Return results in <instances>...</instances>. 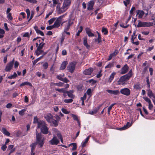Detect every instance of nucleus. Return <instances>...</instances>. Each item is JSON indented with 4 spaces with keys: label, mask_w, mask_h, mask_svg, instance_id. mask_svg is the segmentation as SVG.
<instances>
[{
    "label": "nucleus",
    "mask_w": 155,
    "mask_h": 155,
    "mask_svg": "<svg viewBox=\"0 0 155 155\" xmlns=\"http://www.w3.org/2000/svg\"><path fill=\"white\" fill-rule=\"evenodd\" d=\"M44 121L42 120H38V118L37 117H35L34 118L33 123L38 124L37 126H38L39 123H42Z\"/></svg>",
    "instance_id": "4be33fe9"
},
{
    "label": "nucleus",
    "mask_w": 155,
    "mask_h": 155,
    "mask_svg": "<svg viewBox=\"0 0 155 155\" xmlns=\"http://www.w3.org/2000/svg\"><path fill=\"white\" fill-rule=\"evenodd\" d=\"M71 0H64L63 5L69 7L71 3Z\"/></svg>",
    "instance_id": "bb28decb"
},
{
    "label": "nucleus",
    "mask_w": 155,
    "mask_h": 155,
    "mask_svg": "<svg viewBox=\"0 0 155 155\" xmlns=\"http://www.w3.org/2000/svg\"><path fill=\"white\" fill-rule=\"evenodd\" d=\"M28 85L29 86H31V87L32 86V84L30 83L28 81H25V82L22 83H21V84H20V86L21 87L22 86H25V85Z\"/></svg>",
    "instance_id": "473e14b6"
},
{
    "label": "nucleus",
    "mask_w": 155,
    "mask_h": 155,
    "mask_svg": "<svg viewBox=\"0 0 155 155\" xmlns=\"http://www.w3.org/2000/svg\"><path fill=\"white\" fill-rule=\"evenodd\" d=\"M129 69V67L127 64H125L124 66L121 68L120 74H123L127 73Z\"/></svg>",
    "instance_id": "f8f14e48"
},
{
    "label": "nucleus",
    "mask_w": 155,
    "mask_h": 155,
    "mask_svg": "<svg viewBox=\"0 0 155 155\" xmlns=\"http://www.w3.org/2000/svg\"><path fill=\"white\" fill-rule=\"evenodd\" d=\"M64 74H63V75L61 74H60L59 75H57L56 76V78L58 80L61 81L63 79V77L64 76Z\"/></svg>",
    "instance_id": "4c0bfd02"
},
{
    "label": "nucleus",
    "mask_w": 155,
    "mask_h": 155,
    "mask_svg": "<svg viewBox=\"0 0 155 155\" xmlns=\"http://www.w3.org/2000/svg\"><path fill=\"white\" fill-rule=\"evenodd\" d=\"M36 144H38L40 147H43L44 143V138H42L41 133H38L36 130Z\"/></svg>",
    "instance_id": "7ed1b4c3"
},
{
    "label": "nucleus",
    "mask_w": 155,
    "mask_h": 155,
    "mask_svg": "<svg viewBox=\"0 0 155 155\" xmlns=\"http://www.w3.org/2000/svg\"><path fill=\"white\" fill-rule=\"evenodd\" d=\"M13 66V65L9 63L6 66L5 70L6 72L9 71L12 69Z\"/></svg>",
    "instance_id": "aec40b11"
},
{
    "label": "nucleus",
    "mask_w": 155,
    "mask_h": 155,
    "mask_svg": "<svg viewBox=\"0 0 155 155\" xmlns=\"http://www.w3.org/2000/svg\"><path fill=\"white\" fill-rule=\"evenodd\" d=\"M96 33L97 34L98 37L97 39H95V41L96 42L97 41L98 43H100L102 42V38L101 37V34L99 33L97 31H96Z\"/></svg>",
    "instance_id": "6ab92c4d"
},
{
    "label": "nucleus",
    "mask_w": 155,
    "mask_h": 155,
    "mask_svg": "<svg viewBox=\"0 0 155 155\" xmlns=\"http://www.w3.org/2000/svg\"><path fill=\"white\" fill-rule=\"evenodd\" d=\"M61 111L63 113L65 114H67L69 113V111H68L67 109L65 108H62Z\"/></svg>",
    "instance_id": "49530a36"
},
{
    "label": "nucleus",
    "mask_w": 155,
    "mask_h": 155,
    "mask_svg": "<svg viewBox=\"0 0 155 155\" xmlns=\"http://www.w3.org/2000/svg\"><path fill=\"white\" fill-rule=\"evenodd\" d=\"M49 123L53 124V126L55 127H57L58 125V121L54 120V118L51 120V122H50Z\"/></svg>",
    "instance_id": "c85d7f7f"
},
{
    "label": "nucleus",
    "mask_w": 155,
    "mask_h": 155,
    "mask_svg": "<svg viewBox=\"0 0 155 155\" xmlns=\"http://www.w3.org/2000/svg\"><path fill=\"white\" fill-rule=\"evenodd\" d=\"M116 74V73L115 72H113L110 75L108 78V82L111 83L114 79L115 76Z\"/></svg>",
    "instance_id": "412c9836"
},
{
    "label": "nucleus",
    "mask_w": 155,
    "mask_h": 155,
    "mask_svg": "<svg viewBox=\"0 0 155 155\" xmlns=\"http://www.w3.org/2000/svg\"><path fill=\"white\" fill-rule=\"evenodd\" d=\"M36 144V143H32L31 144L30 147H31V152L32 153L34 151L35 149Z\"/></svg>",
    "instance_id": "c756f323"
},
{
    "label": "nucleus",
    "mask_w": 155,
    "mask_h": 155,
    "mask_svg": "<svg viewBox=\"0 0 155 155\" xmlns=\"http://www.w3.org/2000/svg\"><path fill=\"white\" fill-rule=\"evenodd\" d=\"M147 95L150 98L152 97L153 98L155 99V95L153 93L152 91L150 89H149L148 91Z\"/></svg>",
    "instance_id": "b1692460"
},
{
    "label": "nucleus",
    "mask_w": 155,
    "mask_h": 155,
    "mask_svg": "<svg viewBox=\"0 0 155 155\" xmlns=\"http://www.w3.org/2000/svg\"><path fill=\"white\" fill-rule=\"evenodd\" d=\"M95 4V1L94 0L88 2L87 9L91 11L93 9V7Z\"/></svg>",
    "instance_id": "4468645a"
},
{
    "label": "nucleus",
    "mask_w": 155,
    "mask_h": 155,
    "mask_svg": "<svg viewBox=\"0 0 155 155\" xmlns=\"http://www.w3.org/2000/svg\"><path fill=\"white\" fill-rule=\"evenodd\" d=\"M19 65V63L18 61H15V64H14L15 68H17L18 67Z\"/></svg>",
    "instance_id": "774afa93"
},
{
    "label": "nucleus",
    "mask_w": 155,
    "mask_h": 155,
    "mask_svg": "<svg viewBox=\"0 0 155 155\" xmlns=\"http://www.w3.org/2000/svg\"><path fill=\"white\" fill-rule=\"evenodd\" d=\"M86 33L88 35V36L90 37H96L94 34L92 32V30L89 28H85Z\"/></svg>",
    "instance_id": "9d476101"
},
{
    "label": "nucleus",
    "mask_w": 155,
    "mask_h": 155,
    "mask_svg": "<svg viewBox=\"0 0 155 155\" xmlns=\"http://www.w3.org/2000/svg\"><path fill=\"white\" fill-rule=\"evenodd\" d=\"M73 100L72 99H65L64 101L65 103H72L73 101Z\"/></svg>",
    "instance_id": "09e8293b"
},
{
    "label": "nucleus",
    "mask_w": 155,
    "mask_h": 155,
    "mask_svg": "<svg viewBox=\"0 0 155 155\" xmlns=\"http://www.w3.org/2000/svg\"><path fill=\"white\" fill-rule=\"evenodd\" d=\"M37 128H40L41 133L44 134H47L48 133V128L47 127V124L45 121L42 123H39Z\"/></svg>",
    "instance_id": "f03ea898"
},
{
    "label": "nucleus",
    "mask_w": 155,
    "mask_h": 155,
    "mask_svg": "<svg viewBox=\"0 0 155 155\" xmlns=\"http://www.w3.org/2000/svg\"><path fill=\"white\" fill-rule=\"evenodd\" d=\"M68 8V7L65 6V5H63L62 6L61 8H60L59 9V13L60 14H61L67 10Z\"/></svg>",
    "instance_id": "f3484780"
},
{
    "label": "nucleus",
    "mask_w": 155,
    "mask_h": 155,
    "mask_svg": "<svg viewBox=\"0 0 155 155\" xmlns=\"http://www.w3.org/2000/svg\"><path fill=\"white\" fill-rule=\"evenodd\" d=\"M7 147L6 144H4L1 147V149L3 151H5L6 150Z\"/></svg>",
    "instance_id": "69168bd1"
},
{
    "label": "nucleus",
    "mask_w": 155,
    "mask_h": 155,
    "mask_svg": "<svg viewBox=\"0 0 155 155\" xmlns=\"http://www.w3.org/2000/svg\"><path fill=\"white\" fill-rule=\"evenodd\" d=\"M44 117L48 123L51 122V120L53 119V116L52 114L50 113H48L45 115Z\"/></svg>",
    "instance_id": "ddd939ff"
},
{
    "label": "nucleus",
    "mask_w": 155,
    "mask_h": 155,
    "mask_svg": "<svg viewBox=\"0 0 155 155\" xmlns=\"http://www.w3.org/2000/svg\"><path fill=\"white\" fill-rule=\"evenodd\" d=\"M102 70H100L98 72V74H97L96 76L97 78H99L101 77L102 76V74H101Z\"/></svg>",
    "instance_id": "6e6d98bb"
},
{
    "label": "nucleus",
    "mask_w": 155,
    "mask_h": 155,
    "mask_svg": "<svg viewBox=\"0 0 155 155\" xmlns=\"http://www.w3.org/2000/svg\"><path fill=\"white\" fill-rule=\"evenodd\" d=\"M71 145L73 146V147L71 150L73 151L75 150L77 148V145L76 143H72L70 144V146Z\"/></svg>",
    "instance_id": "72a5a7b5"
},
{
    "label": "nucleus",
    "mask_w": 155,
    "mask_h": 155,
    "mask_svg": "<svg viewBox=\"0 0 155 155\" xmlns=\"http://www.w3.org/2000/svg\"><path fill=\"white\" fill-rule=\"evenodd\" d=\"M76 63L75 62H70L67 67V69L71 73H73L75 68Z\"/></svg>",
    "instance_id": "39448f33"
},
{
    "label": "nucleus",
    "mask_w": 155,
    "mask_h": 155,
    "mask_svg": "<svg viewBox=\"0 0 155 155\" xmlns=\"http://www.w3.org/2000/svg\"><path fill=\"white\" fill-rule=\"evenodd\" d=\"M137 15H138V18H143V16L145 14L143 10H138L137 12Z\"/></svg>",
    "instance_id": "a211bd4d"
},
{
    "label": "nucleus",
    "mask_w": 155,
    "mask_h": 155,
    "mask_svg": "<svg viewBox=\"0 0 155 155\" xmlns=\"http://www.w3.org/2000/svg\"><path fill=\"white\" fill-rule=\"evenodd\" d=\"M65 15H62L56 19L53 25L54 28H58L60 26L62 21V19L64 17Z\"/></svg>",
    "instance_id": "20e7f679"
},
{
    "label": "nucleus",
    "mask_w": 155,
    "mask_h": 155,
    "mask_svg": "<svg viewBox=\"0 0 155 155\" xmlns=\"http://www.w3.org/2000/svg\"><path fill=\"white\" fill-rule=\"evenodd\" d=\"M2 132L5 135L9 136H10V133L5 128L3 127L2 128Z\"/></svg>",
    "instance_id": "cd10ccee"
},
{
    "label": "nucleus",
    "mask_w": 155,
    "mask_h": 155,
    "mask_svg": "<svg viewBox=\"0 0 155 155\" xmlns=\"http://www.w3.org/2000/svg\"><path fill=\"white\" fill-rule=\"evenodd\" d=\"M120 93L119 91L118 90L113 91L112 94L115 95H117Z\"/></svg>",
    "instance_id": "680f3d73"
},
{
    "label": "nucleus",
    "mask_w": 155,
    "mask_h": 155,
    "mask_svg": "<svg viewBox=\"0 0 155 155\" xmlns=\"http://www.w3.org/2000/svg\"><path fill=\"white\" fill-rule=\"evenodd\" d=\"M56 18H51L48 21L49 24H51L53 22L56 20Z\"/></svg>",
    "instance_id": "a18cd8bd"
},
{
    "label": "nucleus",
    "mask_w": 155,
    "mask_h": 155,
    "mask_svg": "<svg viewBox=\"0 0 155 155\" xmlns=\"http://www.w3.org/2000/svg\"><path fill=\"white\" fill-rule=\"evenodd\" d=\"M87 95L86 93H84L83 97H81V101H84L86 98Z\"/></svg>",
    "instance_id": "e2e57ef3"
},
{
    "label": "nucleus",
    "mask_w": 155,
    "mask_h": 155,
    "mask_svg": "<svg viewBox=\"0 0 155 155\" xmlns=\"http://www.w3.org/2000/svg\"><path fill=\"white\" fill-rule=\"evenodd\" d=\"M114 65V64L113 62H109V64L106 65L105 67V68H111V67H113Z\"/></svg>",
    "instance_id": "e433bc0d"
},
{
    "label": "nucleus",
    "mask_w": 155,
    "mask_h": 155,
    "mask_svg": "<svg viewBox=\"0 0 155 155\" xmlns=\"http://www.w3.org/2000/svg\"><path fill=\"white\" fill-rule=\"evenodd\" d=\"M132 72L130 70L128 73L120 77L118 81V85L124 84L125 81L128 80L132 75Z\"/></svg>",
    "instance_id": "f257e3e1"
},
{
    "label": "nucleus",
    "mask_w": 155,
    "mask_h": 155,
    "mask_svg": "<svg viewBox=\"0 0 155 155\" xmlns=\"http://www.w3.org/2000/svg\"><path fill=\"white\" fill-rule=\"evenodd\" d=\"M12 107V104L10 103H8L6 105V107L8 108H11Z\"/></svg>",
    "instance_id": "338daca9"
},
{
    "label": "nucleus",
    "mask_w": 155,
    "mask_h": 155,
    "mask_svg": "<svg viewBox=\"0 0 155 155\" xmlns=\"http://www.w3.org/2000/svg\"><path fill=\"white\" fill-rule=\"evenodd\" d=\"M54 28L53 25H52L48 26L46 27V29L48 30H51Z\"/></svg>",
    "instance_id": "13d9d810"
},
{
    "label": "nucleus",
    "mask_w": 155,
    "mask_h": 155,
    "mask_svg": "<svg viewBox=\"0 0 155 155\" xmlns=\"http://www.w3.org/2000/svg\"><path fill=\"white\" fill-rule=\"evenodd\" d=\"M52 84H53L59 86H62L63 84V83L61 82H59L58 83H53Z\"/></svg>",
    "instance_id": "de8ad7c7"
},
{
    "label": "nucleus",
    "mask_w": 155,
    "mask_h": 155,
    "mask_svg": "<svg viewBox=\"0 0 155 155\" xmlns=\"http://www.w3.org/2000/svg\"><path fill=\"white\" fill-rule=\"evenodd\" d=\"M101 32L104 33V35H107L108 34V32L107 28L104 27H103L102 28Z\"/></svg>",
    "instance_id": "2f4dec72"
},
{
    "label": "nucleus",
    "mask_w": 155,
    "mask_h": 155,
    "mask_svg": "<svg viewBox=\"0 0 155 155\" xmlns=\"http://www.w3.org/2000/svg\"><path fill=\"white\" fill-rule=\"evenodd\" d=\"M61 81L66 83H68L69 82V81L66 78H63L62 80Z\"/></svg>",
    "instance_id": "0e129e2a"
},
{
    "label": "nucleus",
    "mask_w": 155,
    "mask_h": 155,
    "mask_svg": "<svg viewBox=\"0 0 155 155\" xmlns=\"http://www.w3.org/2000/svg\"><path fill=\"white\" fill-rule=\"evenodd\" d=\"M153 23H148L139 21L137 25V27H150L153 25Z\"/></svg>",
    "instance_id": "423d86ee"
},
{
    "label": "nucleus",
    "mask_w": 155,
    "mask_h": 155,
    "mask_svg": "<svg viewBox=\"0 0 155 155\" xmlns=\"http://www.w3.org/2000/svg\"><path fill=\"white\" fill-rule=\"evenodd\" d=\"M80 30H78L77 33L76 34V35L77 36H78L80 35V33L83 30V27L82 26H80L79 27Z\"/></svg>",
    "instance_id": "a19ab883"
},
{
    "label": "nucleus",
    "mask_w": 155,
    "mask_h": 155,
    "mask_svg": "<svg viewBox=\"0 0 155 155\" xmlns=\"http://www.w3.org/2000/svg\"><path fill=\"white\" fill-rule=\"evenodd\" d=\"M67 64L68 62L67 61H64L61 64L60 69V70H64L65 69Z\"/></svg>",
    "instance_id": "393cba45"
},
{
    "label": "nucleus",
    "mask_w": 155,
    "mask_h": 155,
    "mask_svg": "<svg viewBox=\"0 0 155 155\" xmlns=\"http://www.w3.org/2000/svg\"><path fill=\"white\" fill-rule=\"evenodd\" d=\"M59 140L56 137H54L49 142L51 145H57L59 143Z\"/></svg>",
    "instance_id": "1a4fd4ad"
},
{
    "label": "nucleus",
    "mask_w": 155,
    "mask_h": 155,
    "mask_svg": "<svg viewBox=\"0 0 155 155\" xmlns=\"http://www.w3.org/2000/svg\"><path fill=\"white\" fill-rule=\"evenodd\" d=\"M120 92L121 94L126 96H129L130 94V91L128 88L121 89L120 90Z\"/></svg>",
    "instance_id": "9b49d317"
},
{
    "label": "nucleus",
    "mask_w": 155,
    "mask_h": 155,
    "mask_svg": "<svg viewBox=\"0 0 155 155\" xmlns=\"http://www.w3.org/2000/svg\"><path fill=\"white\" fill-rule=\"evenodd\" d=\"M134 88L136 89H140L141 88L140 83L138 82L137 84H134Z\"/></svg>",
    "instance_id": "79ce46f5"
},
{
    "label": "nucleus",
    "mask_w": 155,
    "mask_h": 155,
    "mask_svg": "<svg viewBox=\"0 0 155 155\" xmlns=\"http://www.w3.org/2000/svg\"><path fill=\"white\" fill-rule=\"evenodd\" d=\"M43 52H44V51L41 50H38V49H37L35 51V53L37 56Z\"/></svg>",
    "instance_id": "c9c22d12"
},
{
    "label": "nucleus",
    "mask_w": 155,
    "mask_h": 155,
    "mask_svg": "<svg viewBox=\"0 0 155 155\" xmlns=\"http://www.w3.org/2000/svg\"><path fill=\"white\" fill-rule=\"evenodd\" d=\"M57 136L60 139L61 142L63 143V138L61 134L60 133L58 134H57Z\"/></svg>",
    "instance_id": "bf43d9fd"
},
{
    "label": "nucleus",
    "mask_w": 155,
    "mask_h": 155,
    "mask_svg": "<svg viewBox=\"0 0 155 155\" xmlns=\"http://www.w3.org/2000/svg\"><path fill=\"white\" fill-rule=\"evenodd\" d=\"M83 86L82 85H78L77 87L78 90L81 91H82Z\"/></svg>",
    "instance_id": "3c124183"
},
{
    "label": "nucleus",
    "mask_w": 155,
    "mask_h": 155,
    "mask_svg": "<svg viewBox=\"0 0 155 155\" xmlns=\"http://www.w3.org/2000/svg\"><path fill=\"white\" fill-rule=\"evenodd\" d=\"M66 92L68 96L69 97H70L72 99L74 98V96L72 94L73 92V91L72 90H70L69 91H67Z\"/></svg>",
    "instance_id": "a878e982"
},
{
    "label": "nucleus",
    "mask_w": 155,
    "mask_h": 155,
    "mask_svg": "<svg viewBox=\"0 0 155 155\" xmlns=\"http://www.w3.org/2000/svg\"><path fill=\"white\" fill-rule=\"evenodd\" d=\"M86 93L89 96V97H90L92 95V91L91 88H88L87 89Z\"/></svg>",
    "instance_id": "f704fd0d"
},
{
    "label": "nucleus",
    "mask_w": 155,
    "mask_h": 155,
    "mask_svg": "<svg viewBox=\"0 0 155 155\" xmlns=\"http://www.w3.org/2000/svg\"><path fill=\"white\" fill-rule=\"evenodd\" d=\"M26 110L25 109H23L19 112L18 114L19 115L21 116H23L25 112V111Z\"/></svg>",
    "instance_id": "c03bdc74"
},
{
    "label": "nucleus",
    "mask_w": 155,
    "mask_h": 155,
    "mask_svg": "<svg viewBox=\"0 0 155 155\" xmlns=\"http://www.w3.org/2000/svg\"><path fill=\"white\" fill-rule=\"evenodd\" d=\"M115 103L112 104L108 108V114L109 115L110 114V111L113 107L115 104Z\"/></svg>",
    "instance_id": "ea45409f"
},
{
    "label": "nucleus",
    "mask_w": 155,
    "mask_h": 155,
    "mask_svg": "<svg viewBox=\"0 0 155 155\" xmlns=\"http://www.w3.org/2000/svg\"><path fill=\"white\" fill-rule=\"evenodd\" d=\"M43 58V56H40L38 58L36 59L34 61H33V65H35L37 62L40 60L41 59H42Z\"/></svg>",
    "instance_id": "7c9ffc66"
},
{
    "label": "nucleus",
    "mask_w": 155,
    "mask_h": 155,
    "mask_svg": "<svg viewBox=\"0 0 155 155\" xmlns=\"http://www.w3.org/2000/svg\"><path fill=\"white\" fill-rule=\"evenodd\" d=\"M135 9V7L134 6L132 7L130 10V15H132L133 14V12Z\"/></svg>",
    "instance_id": "4d7b16f0"
},
{
    "label": "nucleus",
    "mask_w": 155,
    "mask_h": 155,
    "mask_svg": "<svg viewBox=\"0 0 155 155\" xmlns=\"http://www.w3.org/2000/svg\"><path fill=\"white\" fill-rule=\"evenodd\" d=\"M48 64L47 62H45L42 64V67L45 70L48 67Z\"/></svg>",
    "instance_id": "37998d69"
},
{
    "label": "nucleus",
    "mask_w": 155,
    "mask_h": 155,
    "mask_svg": "<svg viewBox=\"0 0 155 155\" xmlns=\"http://www.w3.org/2000/svg\"><path fill=\"white\" fill-rule=\"evenodd\" d=\"M90 136H88L85 139V140L82 142L81 144V147L83 148L85 147L87 143L88 142V141L89 139Z\"/></svg>",
    "instance_id": "5701e85b"
},
{
    "label": "nucleus",
    "mask_w": 155,
    "mask_h": 155,
    "mask_svg": "<svg viewBox=\"0 0 155 155\" xmlns=\"http://www.w3.org/2000/svg\"><path fill=\"white\" fill-rule=\"evenodd\" d=\"M143 98L146 102H147L148 104L151 102L150 100L147 97H143Z\"/></svg>",
    "instance_id": "864d4df0"
},
{
    "label": "nucleus",
    "mask_w": 155,
    "mask_h": 155,
    "mask_svg": "<svg viewBox=\"0 0 155 155\" xmlns=\"http://www.w3.org/2000/svg\"><path fill=\"white\" fill-rule=\"evenodd\" d=\"M73 23V22L71 21V19H69L68 21H66L64 24V31H68L70 28V27Z\"/></svg>",
    "instance_id": "0eeeda50"
},
{
    "label": "nucleus",
    "mask_w": 155,
    "mask_h": 155,
    "mask_svg": "<svg viewBox=\"0 0 155 155\" xmlns=\"http://www.w3.org/2000/svg\"><path fill=\"white\" fill-rule=\"evenodd\" d=\"M118 52H119L117 50H115L114 52L111 54L113 56H115L118 53Z\"/></svg>",
    "instance_id": "052dcab7"
},
{
    "label": "nucleus",
    "mask_w": 155,
    "mask_h": 155,
    "mask_svg": "<svg viewBox=\"0 0 155 155\" xmlns=\"http://www.w3.org/2000/svg\"><path fill=\"white\" fill-rule=\"evenodd\" d=\"M7 18L8 20H9L11 21H12L13 20V17L12 16V13H8V15L7 16Z\"/></svg>",
    "instance_id": "8fccbe9b"
},
{
    "label": "nucleus",
    "mask_w": 155,
    "mask_h": 155,
    "mask_svg": "<svg viewBox=\"0 0 155 155\" xmlns=\"http://www.w3.org/2000/svg\"><path fill=\"white\" fill-rule=\"evenodd\" d=\"M87 37H84L83 38V44L87 49H89L90 48V45H88L87 42Z\"/></svg>",
    "instance_id": "dca6fc26"
},
{
    "label": "nucleus",
    "mask_w": 155,
    "mask_h": 155,
    "mask_svg": "<svg viewBox=\"0 0 155 155\" xmlns=\"http://www.w3.org/2000/svg\"><path fill=\"white\" fill-rule=\"evenodd\" d=\"M93 69L92 68H91L84 70L83 71V73L84 74L86 75H91V73L93 72Z\"/></svg>",
    "instance_id": "2eb2a0df"
},
{
    "label": "nucleus",
    "mask_w": 155,
    "mask_h": 155,
    "mask_svg": "<svg viewBox=\"0 0 155 155\" xmlns=\"http://www.w3.org/2000/svg\"><path fill=\"white\" fill-rule=\"evenodd\" d=\"M133 123L132 122L131 123L129 122H127L126 124L123 127L120 128H117V129L119 130H123L127 129L132 125Z\"/></svg>",
    "instance_id": "6e6552de"
},
{
    "label": "nucleus",
    "mask_w": 155,
    "mask_h": 155,
    "mask_svg": "<svg viewBox=\"0 0 155 155\" xmlns=\"http://www.w3.org/2000/svg\"><path fill=\"white\" fill-rule=\"evenodd\" d=\"M71 116L73 118V119L74 120H75L76 121L78 120V117L77 116L74 114H72Z\"/></svg>",
    "instance_id": "603ef678"
},
{
    "label": "nucleus",
    "mask_w": 155,
    "mask_h": 155,
    "mask_svg": "<svg viewBox=\"0 0 155 155\" xmlns=\"http://www.w3.org/2000/svg\"><path fill=\"white\" fill-rule=\"evenodd\" d=\"M45 44V43H42V42L40 43L39 46L38 47L37 49H38V50H41Z\"/></svg>",
    "instance_id": "58836bf2"
},
{
    "label": "nucleus",
    "mask_w": 155,
    "mask_h": 155,
    "mask_svg": "<svg viewBox=\"0 0 155 155\" xmlns=\"http://www.w3.org/2000/svg\"><path fill=\"white\" fill-rule=\"evenodd\" d=\"M65 39V36L63 35H62L61 39V41H60V44L61 45H62L63 43L64 40Z\"/></svg>",
    "instance_id": "5fc2aeb1"
}]
</instances>
